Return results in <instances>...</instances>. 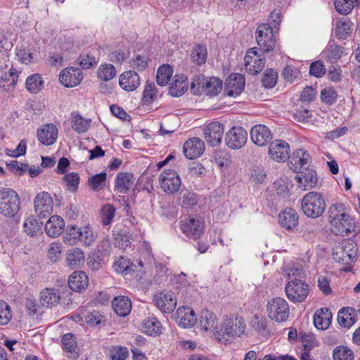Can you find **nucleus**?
Segmentation results:
<instances>
[{
    "mask_svg": "<svg viewBox=\"0 0 360 360\" xmlns=\"http://www.w3.org/2000/svg\"><path fill=\"white\" fill-rule=\"evenodd\" d=\"M337 98L336 91L331 87L324 88L321 92V99L323 102L331 105Z\"/></svg>",
    "mask_w": 360,
    "mask_h": 360,
    "instance_id": "obj_60",
    "label": "nucleus"
},
{
    "mask_svg": "<svg viewBox=\"0 0 360 360\" xmlns=\"http://www.w3.org/2000/svg\"><path fill=\"white\" fill-rule=\"evenodd\" d=\"M89 285V278L84 271H75L69 277L68 285L74 291L85 290Z\"/></svg>",
    "mask_w": 360,
    "mask_h": 360,
    "instance_id": "obj_27",
    "label": "nucleus"
},
{
    "mask_svg": "<svg viewBox=\"0 0 360 360\" xmlns=\"http://www.w3.org/2000/svg\"><path fill=\"white\" fill-rule=\"evenodd\" d=\"M352 32V22L347 18H342L336 22L335 36L340 39H347Z\"/></svg>",
    "mask_w": 360,
    "mask_h": 360,
    "instance_id": "obj_36",
    "label": "nucleus"
},
{
    "mask_svg": "<svg viewBox=\"0 0 360 360\" xmlns=\"http://www.w3.org/2000/svg\"><path fill=\"white\" fill-rule=\"evenodd\" d=\"M300 174H297L295 177L299 188L303 190H310L313 188L318 182L316 172L311 169L306 170V172H300Z\"/></svg>",
    "mask_w": 360,
    "mask_h": 360,
    "instance_id": "obj_25",
    "label": "nucleus"
},
{
    "mask_svg": "<svg viewBox=\"0 0 360 360\" xmlns=\"http://www.w3.org/2000/svg\"><path fill=\"white\" fill-rule=\"evenodd\" d=\"M332 319V314L329 309L321 308L318 309L314 316V323L316 328L320 330L327 329Z\"/></svg>",
    "mask_w": 360,
    "mask_h": 360,
    "instance_id": "obj_29",
    "label": "nucleus"
},
{
    "mask_svg": "<svg viewBox=\"0 0 360 360\" xmlns=\"http://www.w3.org/2000/svg\"><path fill=\"white\" fill-rule=\"evenodd\" d=\"M62 344L64 350L72 353L77 348L76 338L72 333L65 334L62 338Z\"/></svg>",
    "mask_w": 360,
    "mask_h": 360,
    "instance_id": "obj_56",
    "label": "nucleus"
},
{
    "mask_svg": "<svg viewBox=\"0 0 360 360\" xmlns=\"http://www.w3.org/2000/svg\"><path fill=\"white\" fill-rule=\"evenodd\" d=\"M256 39L261 51L268 53L275 48L273 27L269 24L259 25L256 31Z\"/></svg>",
    "mask_w": 360,
    "mask_h": 360,
    "instance_id": "obj_7",
    "label": "nucleus"
},
{
    "mask_svg": "<svg viewBox=\"0 0 360 360\" xmlns=\"http://www.w3.org/2000/svg\"><path fill=\"white\" fill-rule=\"evenodd\" d=\"M245 86V79L240 74L230 75L225 81V91L229 96L239 95Z\"/></svg>",
    "mask_w": 360,
    "mask_h": 360,
    "instance_id": "obj_19",
    "label": "nucleus"
},
{
    "mask_svg": "<svg viewBox=\"0 0 360 360\" xmlns=\"http://www.w3.org/2000/svg\"><path fill=\"white\" fill-rule=\"evenodd\" d=\"M188 89L187 78L184 75H175L170 84L169 91L174 97L181 96Z\"/></svg>",
    "mask_w": 360,
    "mask_h": 360,
    "instance_id": "obj_30",
    "label": "nucleus"
},
{
    "mask_svg": "<svg viewBox=\"0 0 360 360\" xmlns=\"http://www.w3.org/2000/svg\"><path fill=\"white\" fill-rule=\"evenodd\" d=\"M160 322L154 317L148 318L144 321L143 325V331L150 335H156L161 332Z\"/></svg>",
    "mask_w": 360,
    "mask_h": 360,
    "instance_id": "obj_42",
    "label": "nucleus"
},
{
    "mask_svg": "<svg viewBox=\"0 0 360 360\" xmlns=\"http://www.w3.org/2000/svg\"><path fill=\"white\" fill-rule=\"evenodd\" d=\"M20 209V198L16 191L11 188L0 191V214L8 218H13Z\"/></svg>",
    "mask_w": 360,
    "mask_h": 360,
    "instance_id": "obj_4",
    "label": "nucleus"
},
{
    "mask_svg": "<svg viewBox=\"0 0 360 360\" xmlns=\"http://www.w3.org/2000/svg\"><path fill=\"white\" fill-rule=\"evenodd\" d=\"M180 200L182 201L183 206L187 207H193L198 202L196 194L186 188L181 191Z\"/></svg>",
    "mask_w": 360,
    "mask_h": 360,
    "instance_id": "obj_51",
    "label": "nucleus"
},
{
    "mask_svg": "<svg viewBox=\"0 0 360 360\" xmlns=\"http://www.w3.org/2000/svg\"><path fill=\"white\" fill-rule=\"evenodd\" d=\"M116 75V70L112 65H101L98 71V77L103 81H109Z\"/></svg>",
    "mask_w": 360,
    "mask_h": 360,
    "instance_id": "obj_52",
    "label": "nucleus"
},
{
    "mask_svg": "<svg viewBox=\"0 0 360 360\" xmlns=\"http://www.w3.org/2000/svg\"><path fill=\"white\" fill-rule=\"evenodd\" d=\"M268 316L273 321L281 323L288 319L290 308L286 300L281 297H275L266 304Z\"/></svg>",
    "mask_w": 360,
    "mask_h": 360,
    "instance_id": "obj_6",
    "label": "nucleus"
},
{
    "mask_svg": "<svg viewBox=\"0 0 360 360\" xmlns=\"http://www.w3.org/2000/svg\"><path fill=\"white\" fill-rule=\"evenodd\" d=\"M113 267L117 273H122L127 275L130 271L134 270L135 265L131 263L127 258L124 257H120L114 263Z\"/></svg>",
    "mask_w": 360,
    "mask_h": 360,
    "instance_id": "obj_48",
    "label": "nucleus"
},
{
    "mask_svg": "<svg viewBox=\"0 0 360 360\" xmlns=\"http://www.w3.org/2000/svg\"><path fill=\"white\" fill-rule=\"evenodd\" d=\"M279 224L287 230H292L297 226L299 216L292 208H286L278 214Z\"/></svg>",
    "mask_w": 360,
    "mask_h": 360,
    "instance_id": "obj_21",
    "label": "nucleus"
},
{
    "mask_svg": "<svg viewBox=\"0 0 360 360\" xmlns=\"http://www.w3.org/2000/svg\"><path fill=\"white\" fill-rule=\"evenodd\" d=\"M39 141L46 146L52 145L57 139L58 129L53 124H48L37 131Z\"/></svg>",
    "mask_w": 360,
    "mask_h": 360,
    "instance_id": "obj_24",
    "label": "nucleus"
},
{
    "mask_svg": "<svg viewBox=\"0 0 360 360\" xmlns=\"http://www.w3.org/2000/svg\"><path fill=\"white\" fill-rule=\"evenodd\" d=\"M34 210L39 217H46L53 212V200L46 192H41L34 198Z\"/></svg>",
    "mask_w": 360,
    "mask_h": 360,
    "instance_id": "obj_13",
    "label": "nucleus"
},
{
    "mask_svg": "<svg viewBox=\"0 0 360 360\" xmlns=\"http://www.w3.org/2000/svg\"><path fill=\"white\" fill-rule=\"evenodd\" d=\"M204 150V142L200 138L193 137L185 142L183 152L188 159L193 160L200 157Z\"/></svg>",
    "mask_w": 360,
    "mask_h": 360,
    "instance_id": "obj_18",
    "label": "nucleus"
},
{
    "mask_svg": "<svg viewBox=\"0 0 360 360\" xmlns=\"http://www.w3.org/2000/svg\"><path fill=\"white\" fill-rule=\"evenodd\" d=\"M12 318L10 306L4 301L0 300V325L5 326Z\"/></svg>",
    "mask_w": 360,
    "mask_h": 360,
    "instance_id": "obj_54",
    "label": "nucleus"
},
{
    "mask_svg": "<svg viewBox=\"0 0 360 360\" xmlns=\"http://www.w3.org/2000/svg\"><path fill=\"white\" fill-rule=\"evenodd\" d=\"M63 180L66 183L68 191L75 192L78 188L80 177L78 173L71 172L64 175Z\"/></svg>",
    "mask_w": 360,
    "mask_h": 360,
    "instance_id": "obj_53",
    "label": "nucleus"
},
{
    "mask_svg": "<svg viewBox=\"0 0 360 360\" xmlns=\"http://www.w3.org/2000/svg\"><path fill=\"white\" fill-rule=\"evenodd\" d=\"M65 221L58 215H53L45 224V231L51 238L59 236L64 231Z\"/></svg>",
    "mask_w": 360,
    "mask_h": 360,
    "instance_id": "obj_23",
    "label": "nucleus"
},
{
    "mask_svg": "<svg viewBox=\"0 0 360 360\" xmlns=\"http://www.w3.org/2000/svg\"><path fill=\"white\" fill-rule=\"evenodd\" d=\"M173 74V68L169 65H162L158 69L156 82L158 85L164 86L168 84Z\"/></svg>",
    "mask_w": 360,
    "mask_h": 360,
    "instance_id": "obj_41",
    "label": "nucleus"
},
{
    "mask_svg": "<svg viewBox=\"0 0 360 360\" xmlns=\"http://www.w3.org/2000/svg\"><path fill=\"white\" fill-rule=\"evenodd\" d=\"M202 87L207 95L216 96L222 89V81L217 77H210L207 79H203Z\"/></svg>",
    "mask_w": 360,
    "mask_h": 360,
    "instance_id": "obj_35",
    "label": "nucleus"
},
{
    "mask_svg": "<svg viewBox=\"0 0 360 360\" xmlns=\"http://www.w3.org/2000/svg\"><path fill=\"white\" fill-rule=\"evenodd\" d=\"M23 228L27 234L33 236L39 230V225L38 221L34 217H30L25 221Z\"/></svg>",
    "mask_w": 360,
    "mask_h": 360,
    "instance_id": "obj_57",
    "label": "nucleus"
},
{
    "mask_svg": "<svg viewBox=\"0 0 360 360\" xmlns=\"http://www.w3.org/2000/svg\"><path fill=\"white\" fill-rule=\"evenodd\" d=\"M290 146L284 141L276 140L269 146V154L270 158L276 162H284L289 159Z\"/></svg>",
    "mask_w": 360,
    "mask_h": 360,
    "instance_id": "obj_15",
    "label": "nucleus"
},
{
    "mask_svg": "<svg viewBox=\"0 0 360 360\" xmlns=\"http://www.w3.org/2000/svg\"><path fill=\"white\" fill-rule=\"evenodd\" d=\"M335 6L339 13L347 15L352 11L354 5L352 0H335Z\"/></svg>",
    "mask_w": 360,
    "mask_h": 360,
    "instance_id": "obj_59",
    "label": "nucleus"
},
{
    "mask_svg": "<svg viewBox=\"0 0 360 360\" xmlns=\"http://www.w3.org/2000/svg\"><path fill=\"white\" fill-rule=\"evenodd\" d=\"M326 207L323 195L315 191H310L305 194L301 202V208L304 214L313 219L321 216L325 212Z\"/></svg>",
    "mask_w": 360,
    "mask_h": 360,
    "instance_id": "obj_3",
    "label": "nucleus"
},
{
    "mask_svg": "<svg viewBox=\"0 0 360 360\" xmlns=\"http://www.w3.org/2000/svg\"><path fill=\"white\" fill-rule=\"evenodd\" d=\"M161 189L168 194H173L179 191L181 181L174 170H164L159 176Z\"/></svg>",
    "mask_w": 360,
    "mask_h": 360,
    "instance_id": "obj_8",
    "label": "nucleus"
},
{
    "mask_svg": "<svg viewBox=\"0 0 360 360\" xmlns=\"http://www.w3.org/2000/svg\"><path fill=\"white\" fill-rule=\"evenodd\" d=\"M207 48L205 46L198 44L191 51V57L195 63L198 65L204 64L207 59Z\"/></svg>",
    "mask_w": 360,
    "mask_h": 360,
    "instance_id": "obj_43",
    "label": "nucleus"
},
{
    "mask_svg": "<svg viewBox=\"0 0 360 360\" xmlns=\"http://www.w3.org/2000/svg\"><path fill=\"white\" fill-rule=\"evenodd\" d=\"M109 356L111 360H125L129 356V351L123 346H112L109 350Z\"/></svg>",
    "mask_w": 360,
    "mask_h": 360,
    "instance_id": "obj_50",
    "label": "nucleus"
},
{
    "mask_svg": "<svg viewBox=\"0 0 360 360\" xmlns=\"http://www.w3.org/2000/svg\"><path fill=\"white\" fill-rule=\"evenodd\" d=\"M217 321V316L212 312L207 309H203L200 315V326L205 330L213 328L214 330V324Z\"/></svg>",
    "mask_w": 360,
    "mask_h": 360,
    "instance_id": "obj_39",
    "label": "nucleus"
},
{
    "mask_svg": "<svg viewBox=\"0 0 360 360\" xmlns=\"http://www.w3.org/2000/svg\"><path fill=\"white\" fill-rule=\"evenodd\" d=\"M247 131L240 127H232L225 135L226 146L234 150L243 148L247 142Z\"/></svg>",
    "mask_w": 360,
    "mask_h": 360,
    "instance_id": "obj_10",
    "label": "nucleus"
},
{
    "mask_svg": "<svg viewBox=\"0 0 360 360\" xmlns=\"http://www.w3.org/2000/svg\"><path fill=\"white\" fill-rule=\"evenodd\" d=\"M250 137L252 142L259 146H266L272 139L270 130L263 124L254 126L250 131Z\"/></svg>",
    "mask_w": 360,
    "mask_h": 360,
    "instance_id": "obj_20",
    "label": "nucleus"
},
{
    "mask_svg": "<svg viewBox=\"0 0 360 360\" xmlns=\"http://www.w3.org/2000/svg\"><path fill=\"white\" fill-rule=\"evenodd\" d=\"M116 209L110 204L103 205L101 210V222L103 226L110 225L115 215Z\"/></svg>",
    "mask_w": 360,
    "mask_h": 360,
    "instance_id": "obj_47",
    "label": "nucleus"
},
{
    "mask_svg": "<svg viewBox=\"0 0 360 360\" xmlns=\"http://www.w3.org/2000/svg\"><path fill=\"white\" fill-rule=\"evenodd\" d=\"M134 183L133 175L129 172L119 173L115 181L116 190L125 193Z\"/></svg>",
    "mask_w": 360,
    "mask_h": 360,
    "instance_id": "obj_34",
    "label": "nucleus"
},
{
    "mask_svg": "<svg viewBox=\"0 0 360 360\" xmlns=\"http://www.w3.org/2000/svg\"><path fill=\"white\" fill-rule=\"evenodd\" d=\"M285 290L287 297L293 303L304 302L309 293L308 284L296 278L288 282Z\"/></svg>",
    "mask_w": 360,
    "mask_h": 360,
    "instance_id": "obj_5",
    "label": "nucleus"
},
{
    "mask_svg": "<svg viewBox=\"0 0 360 360\" xmlns=\"http://www.w3.org/2000/svg\"><path fill=\"white\" fill-rule=\"evenodd\" d=\"M338 321L340 326L349 328L354 324V320L351 317V314L347 313V311L345 309H342L341 311H339L338 315Z\"/></svg>",
    "mask_w": 360,
    "mask_h": 360,
    "instance_id": "obj_62",
    "label": "nucleus"
},
{
    "mask_svg": "<svg viewBox=\"0 0 360 360\" xmlns=\"http://www.w3.org/2000/svg\"><path fill=\"white\" fill-rule=\"evenodd\" d=\"M334 360H354V353L348 347L340 345L333 349Z\"/></svg>",
    "mask_w": 360,
    "mask_h": 360,
    "instance_id": "obj_46",
    "label": "nucleus"
},
{
    "mask_svg": "<svg viewBox=\"0 0 360 360\" xmlns=\"http://www.w3.org/2000/svg\"><path fill=\"white\" fill-rule=\"evenodd\" d=\"M91 122L90 119L83 117L78 112H72L70 115V124L74 131L79 134L86 132Z\"/></svg>",
    "mask_w": 360,
    "mask_h": 360,
    "instance_id": "obj_32",
    "label": "nucleus"
},
{
    "mask_svg": "<svg viewBox=\"0 0 360 360\" xmlns=\"http://www.w3.org/2000/svg\"><path fill=\"white\" fill-rule=\"evenodd\" d=\"M224 132V126L221 123L212 122L207 126L204 138L210 146H214L221 142Z\"/></svg>",
    "mask_w": 360,
    "mask_h": 360,
    "instance_id": "obj_16",
    "label": "nucleus"
},
{
    "mask_svg": "<svg viewBox=\"0 0 360 360\" xmlns=\"http://www.w3.org/2000/svg\"><path fill=\"white\" fill-rule=\"evenodd\" d=\"M245 329V323L242 317L226 316L220 327L214 328V337L219 342L227 344L244 334Z\"/></svg>",
    "mask_w": 360,
    "mask_h": 360,
    "instance_id": "obj_2",
    "label": "nucleus"
},
{
    "mask_svg": "<svg viewBox=\"0 0 360 360\" xmlns=\"http://www.w3.org/2000/svg\"><path fill=\"white\" fill-rule=\"evenodd\" d=\"M157 91L154 83H147L143 94V101L144 103H150L156 97Z\"/></svg>",
    "mask_w": 360,
    "mask_h": 360,
    "instance_id": "obj_61",
    "label": "nucleus"
},
{
    "mask_svg": "<svg viewBox=\"0 0 360 360\" xmlns=\"http://www.w3.org/2000/svg\"><path fill=\"white\" fill-rule=\"evenodd\" d=\"M80 234V228L74 225H68L63 236V241L69 245H75L79 241Z\"/></svg>",
    "mask_w": 360,
    "mask_h": 360,
    "instance_id": "obj_38",
    "label": "nucleus"
},
{
    "mask_svg": "<svg viewBox=\"0 0 360 360\" xmlns=\"http://www.w3.org/2000/svg\"><path fill=\"white\" fill-rule=\"evenodd\" d=\"M82 78V71L74 67L64 69L59 76L60 83L66 87L76 86L81 82Z\"/></svg>",
    "mask_w": 360,
    "mask_h": 360,
    "instance_id": "obj_17",
    "label": "nucleus"
},
{
    "mask_svg": "<svg viewBox=\"0 0 360 360\" xmlns=\"http://www.w3.org/2000/svg\"><path fill=\"white\" fill-rule=\"evenodd\" d=\"M278 79V73L272 69L266 70L262 78V84L266 88H273Z\"/></svg>",
    "mask_w": 360,
    "mask_h": 360,
    "instance_id": "obj_55",
    "label": "nucleus"
},
{
    "mask_svg": "<svg viewBox=\"0 0 360 360\" xmlns=\"http://www.w3.org/2000/svg\"><path fill=\"white\" fill-rule=\"evenodd\" d=\"M43 86V81L40 75L34 74L27 78L26 88L33 94L39 92Z\"/></svg>",
    "mask_w": 360,
    "mask_h": 360,
    "instance_id": "obj_45",
    "label": "nucleus"
},
{
    "mask_svg": "<svg viewBox=\"0 0 360 360\" xmlns=\"http://www.w3.org/2000/svg\"><path fill=\"white\" fill-rule=\"evenodd\" d=\"M60 300V295L58 290L53 288H47L40 293V303L46 307H53L58 304Z\"/></svg>",
    "mask_w": 360,
    "mask_h": 360,
    "instance_id": "obj_28",
    "label": "nucleus"
},
{
    "mask_svg": "<svg viewBox=\"0 0 360 360\" xmlns=\"http://www.w3.org/2000/svg\"><path fill=\"white\" fill-rule=\"evenodd\" d=\"M328 222L336 236H347L355 231V221L349 210L342 203H335L328 209Z\"/></svg>",
    "mask_w": 360,
    "mask_h": 360,
    "instance_id": "obj_1",
    "label": "nucleus"
},
{
    "mask_svg": "<svg viewBox=\"0 0 360 360\" xmlns=\"http://www.w3.org/2000/svg\"><path fill=\"white\" fill-rule=\"evenodd\" d=\"M244 60L246 71L252 75H257L264 68V59L258 54L256 48L249 49Z\"/></svg>",
    "mask_w": 360,
    "mask_h": 360,
    "instance_id": "obj_11",
    "label": "nucleus"
},
{
    "mask_svg": "<svg viewBox=\"0 0 360 360\" xmlns=\"http://www.w3.org/2000/svg\"><path fill=\"white\" fill-rule=\"evenodd\" d=\"M349 248L350 245L341 247L333 253L334 259L343 264H349L356 255V251Z\"/></svg>",
    "mask_w": 360,
    "mask_h": 360,
    "instance_id": "obj_37",
    "label": "nucleus"
},
{
    "mask_svg": "<svg viewBox=\"0 0 360 360\" xmlns=\"http://www.w3.org/2000/svg\"><path fill=\"white\" fill-rule=\"evenodd\" d=\"M203 224L199 220L194 218L185 219L180 221L181 231L188 237L196 240L202 233Z\"/></svg>",
    "mask_w": 360,
    "mask_h": 360,
    "instance_id": "obj_14",
    "label": "nucleus"
},
{
    "mask_svg": "<svg viewBox=\"0 0 360 360\" xmlns=\"http://www.w3.org/2000/svg\"><path fill=\"white\" fill-rule=\"evenodd\" d=\"M119 84L124 91H132L139 86L140 78L135 71H126L120 76Z\"/></svg>",
    "mask_w": 360,
    "mask_h": 360,
    "instance_id": "obj_22",
    "label": "nucleus"
},
{
    "mask_svg": "<svg viewBox=\"0 0 360 360\" xmlns=\"http://www.w3.org/2000/svg\"><path fill=\"white\" fill-rule=\"evenodd\" d=\"M266 177V174L263 167H257L252 171L251 179L255 183L262 184Z\"/></svg>",
    "mask_w": 360,
    "mask_h": 360,
    "instance_id": "obj_64",
    "label": "nucleus"
},
{
    "mask_svg": "<svg viewBox=\"0 0 360 360\" xmlns=\"http://www.w3.org/2000/svg\"><path fill=\"white\" fill-rule=\"evenodd\" d=\"M153 300L157 307L163 313H171L176 306V299L172 291L155 294Z\"/></svg>",
    "mask_w": 360,
    "mask_h": 360,
    "instance_id": "obj_12",
    "label": "nucleus"
},
{
    "mask_svg": "<svg viewBox=\"0 0 360 360\" xmlns=\"http://www.w3.org/2000/svg\"><path fill=\"white\" fill-rule=\"evenodd\" d=\"M112 307L117 315L124 317L131 311V302L127 297H116L112 301Z\"/></svg>",
    "mask_w": 360,
    "mask_h": 360,
    "instance_id": "obj_31",
    "label": "nucleus"
},
{
    "mask_svg": "<svg viewBox=\"0 0 360 360\" xmlns=\"http://www.w3.org/2000/svg\"><path fill=\"white\" fill-rule=\"evenodd\" d=\"M176 315L177 323L184 328L193 326L196 321L195 312L190 307H181L178 308Z\"/></svg>",
    "mask_w": 360,
    "mask_h": 360,
    "instance_id": "obj_26",
    "label": "nucleus"
},
{
    "mask_svg": "<svg viewBox=\"0 0 360 360\" xmlns=\"http://www.w3.org/2000/svg\"><path fill=\"white\" fill-rule=\"evenodd\" d=\"M61 254V245L60 243H53L51 245L48 256L51 262H56L60 258Z\"/></svg>",
    "mask_w": 360,
    "mask_h": 360,
    "instance_id": "obj_63",
    "label": "nucleus"
},
{
    "mask_svg": "<svg viewBox=\"0 0 360 360\" xmlns=\"http://www.w3.org/2000/svg\"><path fill=\"white\" fill-rule=\"evenodd\" d=\"M311 161V155L307 150L297 149L290 156L288 164L293 172L298 173L304 169L307 170L310 166Z\"/></svg>",
    "mask_w": 360,
    "mask_h": 360,
    "instance_id": "obj_9",
    "label": "nucleus"
},
{
    "mask_svg": "<svg viewBox=\"0 0 360 360\" xmlns=\"http://www.w3.org/2000/svg\"><path fill=\"white\" fill-rule=\"evenodd\" d=\"M106 181V173L101 172L95 174L88 179V184L93 191L103 189Z\"/></svg>",
    "mask_w": 360,
    "mask_h": 360,
    "instance_id": "obj_49",
    "label": "nucleus"
},
{
    "mask_svg": "<svg viewBox=\"0 0 360 360\" xmlns=\"http://www.w3.org/2000/svg\"><path fill=\"white\" fill-rule=\"evenodd\" d=\"M6 166L11 172L16 175H22L28 169V165L18 162L17 160L6 162Z\"/></svg>",
    "mask_w": 360,
    "mask_h": 360,
    "instance_id": "obj_58",
    "label": "nucleus"
},
{
    "mask_svg": "<svg viewBox=\"0 0 360 360\" xmlns=\"http://www.w3.org/2000/svg\"><path fill=\"white\" fill-rule=\"evenodd\" d=\"M79 242L86 246L91 245L97 238V233L90 225L80 228Z\"/></svg>",
    "mask_w": 360,
    "mask_h": 360,
    "instance_id": "obj_40",
    "label": "nucleus"
},
{
    "mask_svg": "<svg viewBox=\"0 0 360 360\" xmlns=\"http://www.w3.org/2000/svg\"><path fill=\"white\" fill-rule=\"evenodd\" d=\"M66 262L72 269L80 266L84 262V252L77 248H72L67 252Z\"/></svg>",
    "mask_w": 360,
    "mask_h": 360,
    "instance_id": "obj_33",
    "label": "nucleus"
},
{
    "mask_svg": "<svg viewBox=\"0 0 360 360\" xmlns=\"http://www.w3.org/2000/svg\"><path fill=\"white\" fill-rule=\"evenodd\" d=\"M342 53L341 46L333 42L329 43L324 51L326 58L331 62L339 60L342 57Z\"/></svg>",
    "mask_w": 360,
    "mask_h": 360,
    "instance_id": "obj_44",
    "label": "nucleus"
}]
</instances>
